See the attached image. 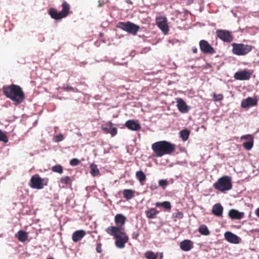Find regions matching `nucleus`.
Segmentation results:
<instances>
[{"instance_id":"9d476101","label":"nucleus","mask_w":259,"mask_h":259,"mask_svg":"<svg viewBox=\"0 0 259 259\" xmlns=\"http://www.w3.org/2000/svg\"><path fill=\"white\" fill-rule=\"evenodd\" d=\"M199 45L201 51L204 54L212 55L215 53L214 49L205 40H201Z\"/></svg>"},{"instance_id":"79ce46f5","label":"nucleus","mask_w":259,"mask_h":259,"mask_svg":"<svg viewBox=\"0 0 259 259\" xmlns=\"http://www.w3.org/2000/svg\"><path fill=\"white\" fill-rule=\"evenodd\" d=\"M63 140V136L61 134L56 136V141L60 142Z\"/></svg>"},{"instance_id":"f8f14e48","label":"nucleus","mask_w":259,"mask_h":259,"mask_svg":"<svg viewBox=\"0 0 259 259\" xmlns=\"http://www.w3.org/2000/svg\"><path fill=\"white\" fill-rule=\"evenodd\" d=\"M112 126L113 123L111 121H108L102 124L101 127L104 133L110 134L112 137H114L117 134V129Z\"/></svg>"},{"instance_id":"7ed1b4c3","label":"nucleus","mask_w":259,"mask_h":259,"mask_svg":"<svg viewBox=\"0 0 259 259\" xmlns=\"http://www.w3.org/2000/svg\"><path fill=\"white\" fill-rule=\"evenodd\" d=\"M106 233L115 239V245L119 248H124L125 244L128 241V237L124 230H120L118 227H108Z\"/></svg>"},{"instance_id":"72a5a7b5","label":"nucleus","mask_w":259,"mask_h":259,"mask_svg":"<svg viewBox=\"0 0 259 259\" xmlns=\"http://www.w3.org/2000/svg\"><path fill=\"white\" fill-rule=\"evenodd\" d=\"M158 255V253H155L151 251H147V259H156Z\"/></svg>"},{"instance_id":"423d86ee","label":"nucleus","mask_w":259,"mask_h":259,"mask_svg":"<svg viewBox=\"0 0 259 259\" xmlns=\"http://www.w3.org/2000/svg\"><path fill=\"white\" fill-rule=\"evenodd\" d=\"M232 52L237 56H244L251 52L253 46L244 44L233 43L232 44Z\"/></svg>"},{"instance_id":"dca6fc26","label":"nucleus","mask_w":259,"mask_h":259,"mask_svg":"<svg viewBox=\"0 0 259 259\" xmlns=\"http://www.w3.org/2000/svg\"><path fill=\"white\" fill-rule=\"evenodd\" d=\"M177 106L179 110L182 113H187L189 110V107L186 103L181 98L177 99Z\"/></svg>"},{"instance_id":"c9c22d12","label":"nucleus","mask_w":259,"mask_h":259,"mask_svg":"<svg viewBox=\"0 0 259 259\" xmlns=\"http://www.w3.org/2000/svg\"><path fill=\"white\" fill-rule=\"evenodd\" d=\"M1 141L7 143L8 142L9 139L6 135L0 130V142Z\"/></svg>"},{"instance_id":"c03bdc74","label":"nucleus","mask_w":259,"mask_h":259,"mask_svg":"<svg viewBox=\"0 0 259 259\" xmlns=\"http://www.w3.org/2000/svg\"><path fill=\"white\" fill-rule=\"evenodd\" d=\"M192 51L194 53L196 54L197 53V49L195 47L192 48Z\"/></svg>"},{"instance_id":"a18cd8bd","label":"nucleus","mask_w":259,"mask_h":259,"mask_svg":"<svg viewBox=\"0 0 259 259\" xmlns=\"http://www.w3.org/2000/svg\"><path fill=\"white\" fill-rule=\"evenodd\" d=\"M255 214L259 218V207L256 209Z\"/></svg>"},{"instance_id":"f3484780","label":"nucleus","mask_w":259,"mask_h":259,"mask_svg":"<svg viewBox=\"0 0 259 259\" xmlns=\"http://www.w3.org/2000/svg\"><path fill=\"white\" fill-rule=\"evenodd\" d=\"M224 236L226 240L230 243L237 244L239 242V238L232 232H227Z\"/></svg>"},{"instance_id":"f257e3e1","label":"nucleus","mask_w":259,"mask_h":259,"mask_svg":"<svg viewBox=\"0 0 259 259\" xmlns=\"http://www.w3.org/2000/svg\"><path fill=\"white\" fill-rule=\"evenodd\" d=\"M3 91L4 95L14 102L16 105L21 103L25 99L24 94L19 85L13 84L4 86Z\"/></svg>"},{"instance_id":"1a4fd4ad","label":"nucleus","mask_w":259,"mask_h":259,"mask_svg":"<svg viewBox=\"0 0 259 259\" xmlns=\"http://www.w3.org/2000/svg\"><path fill=\"white\" fill-rule=\"evenodd\" d=\"M156 23L158 27L164 34H167L169 31L167 20L165 17H158L156 18Z\"/></svg>"},{"instance_id":"09e8293b","label":"nucleus","mask_w":259,"mask_h":259,"mask_svg":"<svg viewBox=\"0 0 259 259\" xmlns=\"http://www.w3.org/2000/svg\"><path fill=\"white\" fill-rule=\"evenodd\" d=\"M159 255H160V258H161L163 257L162 253H160V254H159Z\"/></svg>"},{"instance_id":"a878e982","label":"nucleus","mask_w":259,"mask_h":259,"mask_svg":"<svg viewBox=\"0 0 259 259\" xmlns=\"http://www.w3.org/2000/svg\"><path fill=\"white\" fill-rule=\"evenodd\" d=\"M156 207L162 206L166 210H170L171 206L170 203L169 201H164L162 203L156 202L155 203Z\"/></svg>"},{"instance_id":"6e6552de","label":"nucleus","mask_w":259,"mask_h":259,"mask_svg":"<svg viewBox=\"0 0 259 259\" xmlns=\"http://www.w3.org/2000/svg\"><path fill=\"white\" fill-rule=\"evenodd\" d=\"M117 26L123 30L134 34H135L139 29L138 26L130 22H119Z\"/></svg>"},{"instance_id":"2eb2a0df","label":"nucleus","mask_w":259,"mask_h":259,"mask_svg":"<svg viewBox=\"0 0 259 259\" xmlns=\"http://www.w3.org/2000/svg\"><path fill=\"white\" fill-rule=\"evenodd\" d=\"M125 126L128 129L132 131H137L141 128L140 124L134 120H128L126 121L125 123Z\"/></svg>"},{"instance_id":"9b49d317","label":"nucleus","mask_w":259,"mask_h":259,"mask_svg":"<svg viewBox=\"0 0 259 259\" xmlns=\"http://www.w3.org/2000/svg\"><path fill=\"white\" fill-rule=\"evenodd\" d=\"M44 185H47V183L44 184L42 180L38 175L33 176L30 179L29 186L33 189H42Z\"/></svg>"},{"instance_id":"f704fd0d","label":"nucleus","mask_w":259,"mask_h":259,"mask_svg":"<svg viewBox=\"0 0 259 259\" xmlns=\"http://www.w3.org/2000/svg\"><path fill=\"white\" fill-rule=\"evenodd\" d=\"M60 181L63 184H69L71 182V180L70 177L69 176H65L61 178Z\"/></svg>"},{"instance_id":"e433bc0d","label":"nucleus","mask_w":259,"mask_h":259,"mask_svg":"<svg viewBox=\"0 0 259 259\" xmlns=\"http://www.w3.org/2000/svg\"><path fill=\"white\" fill-rule=\"evenodd\" d=\"M183 212L178 210L172 214L173 218L179 220L182 219L183 218Z\"/></svg>"},{"instance_id":"aec40b11","label":"nucleus","mask_w":259,"mask_h":259,"mask_svg":"<svg viewBox=\"0 0 259 259\" xmlns=\"http://www.w3.org/2000/svg\"><path fill=\"white\" fill-rule=\"evenodd\" d=\"M229 216L232 219L241 220L244 216V213L239 212L236 209H231L229 211Z\"/></svg>"},{"instance_id":"20e7f679","label":"nucleus","mask_w":259,"mask_h":259,"mask_svg":"<svg viewBox=\"0 0 259 259\" xmlns=\"http://www.w3.org/2000/svg\"><path fill=\"white\" fill-rule=\"evenodd\" d=\"M62 11L58 12L57 9L51 8L49 10V14L51 17L55 20H60L66 17L69 13L70 6L67 2L63 1L62 4Z\"/></svg>"},{"instance_id":"7c9ffc66","label":"nucleus","mask_w":259,"mask_h":259,"mask_svg":"<svg viewBox=\"0 0 259 259\" xmlns=\"http://www.w3.org/2000/svg\"><path fill=\"white\" fill-rule=\"evenodd\" d=\"M136 178L140 182H142L145 179L146 176L144 173L142 171H138L136 174Z\"/></svg>"},{"instance_id":"f03ea898","label":"nucleus","mask_w":259,"mask_h":259,"mask_svg":"<svg viewBox=\"0 0 259 259\" xmlns=\"http://www.w3.org/2000/svg\"><path fill=\"white\" fill-rule=\"evenodd\" d=\"M152 148L157 157H161L171 154L176 150V145L166 141H161L153 144Z\"/></svg>"},{"instance_id":"de8ad7c7","label":"nucleus","mask_w":259,"mask_h":259,"mask_svg":"<svg viewBox=\"0 0 259 259\" xmlns=\"http://www.w3.org/2000/svg\"><path fill=\"white\" fill-rule=\"evenodd\" d=\"M126 2L127 3H129V4H132V2L130 1V0H126Z\"/></svg>"},{"instance_id":"ddd939ff","label":"nucleus","mask_w":259,"mask_h":259,"mask_svg":"<svg viewBox=\"0 0 259 259\" xmlns=\"http://www.w3.org/2000/svg\"><path fill=\"white\" fill-rule=\"evenodd\" d=\"M126 218L121 214H117L114 218L115 226H109V227H118L120 230H124Z\"/></svg>"},{"instance_id":"bb28decb","label":"nucleus","mask_w":259,"mask_h":259,"mask_svg":"<svg viewBox=\"0 0 259 259\" xmlns=\"http://www.w3.org/2000/svg\"><path fill=\"white\" fill-rule=\"evenodd\" d=\"M158 213L159 211L155 208H151L148 211H147V217L149 218H155Z\"/></svg>"},{"instance_id":"49530a36","label":"nucleus","mask_w":259,"mask_h":259,"mask_svg":"<svg viewBox=\"0 0 259 259\" xmlns=\"http://www.w3.org/2000/svg\"><path fill=\"white\" fill-rule=\"evenodd\" d=\"M137 234L136 235V234H133V238H135V239H136V238H137Z\"/></svg>"},{"instance_id":"0eeeda50","label":"nucleus","mask_w":259,"mask_h":259,"mask_svg":"<svg viewBox=\"0 0 259 259\" xmlns=\"http://www.w3.org/2000/svg\"><path fill=\"white\" fill-rule=\"evenodd\" d=\"M216 34L218 38L225 42L230 43L234 39L232 33L227 30L218 29L216 31Z\"/></svg>"},{"instance_id":"37998d69","label":"nucleus","mask_w":259,"mask_h":259,"mask_svg":"<svg viewBox=\"0 0 259 259\" xmlns=\"http://www.w3.org/2000/svg\"><path fill=\"white\" fill-rule=\"evenodd\" d=\"M105 3L101 1V0H99V7H102L104 5Z\"/></svg>"},{"instance_id":"4c0bfd02","label":"nucleus","mask_w":259,"mask_h":259,"mask_svg":"<svg viewBox=\"0 0 259 259\" xmlns=\"http://www.w3.org/2000/svg\"><path fill=\"white\" fill-rule=\"evenodd\" d=\"M159 186L164 189L167 185L168 182L165 180H160L158 182Z\"/></svg>"},{"instance_id":"a19ab883","label":"nucleus","mask_w":259,"mask_h":259,"mask_svg":"<svg viewBox=\"0 0 259 259\" xmlns=\"http://www.w3.org/2000/svg\"><path fill=\"white\" fill-rule=\"evenodd\" d=\"M96 251L98 253H101L102 249V244L101 243H98L96 246Z\"/></svg>"},{"instance_id":"473e14b6","label":"nucleus","mask_w":259,"mask_h":259,"mask_svg":"<svg viewBox=\"0 0 259 259\" xmlns=\"http://www.w3.org/2000/svg\"><path fill=\"white\" fill-rule=\"evenodd\" d=\"M213 101L214 102L217 101H221L224 99V95L222 94H217L215 93H213Z\"/></svg>"},{"instance_id":"cd10ccee","label":"nucleus","mask_w":259,"mask_h":259,"mask_svg":"<svg viewBox=\"0 0 259 259\" xmlns=\"http://www.w3.org/2000/svg\"><path fill=\"white\" fill-rule=\"evenodd\" d=\"M198 231L201 234L203 235H208L210 234V232L207 226L204 225H200Z\"/></svg>"},{"instance_id":"a211bd4d","label":"nucleus","mask_w":259,"mask_h":259,"mask_svg":"<svg viewBox=\"0 0 259 259\" xmlns=\"http://www.w3.org/2000/svg\"><path fill=\"white\" fill-rule=\"evenodd\" d=\"M257 100L251 97H248L243 100L241 102V107L245 108L250 106H253L257 104Z\"/></svg>"},{"instance_id":"5701e85b","label":"nucleus","mask_w":259,"mask_h":259,"mask_svg":"<svg viewBox=\"0 0 259 259\" xmlns=\"http://www.w3.org/2000/svg\"><path fill=\"white\" fill-rule=\"evenodd\" d=\"M19 241L24 242L28 239L27 233L25 231L20 230L15 235Z\"/></svg>"},{"instance_id":"6ab92c4d","label":"nucleus","mask_w":259,"mask_h":259,"mask_svg":"<svg viewBox=\"0 0 259 259\" xmlns=\"http://www.w3.org/2000/svg\"><path fill=\"white\" fill-rule=\"evenodd\" d=\"M180 248L184 251H188L190 250L193 246V242L190 240H184L180 243Z\"/></svg>"},{"instance_id":"ea45409f","label":"nucleus","mask_w":259,"mask_h":259,"mask_svg":"<svg viewBox=\"0 0 259 259\" xmlns=\"http://www.w3.org/2000/svg\"><path fill=\"white\" fill-rule=\"evenodd\" d=\"M79 163V160L76 158H73L70 161V164L72 166H77Z\"/></svg>"},{"instance_id":"39448f33","label":"nucleus","mask_w":259,"mask_h":259,"mask_svg":"<svg viewBox=\"0 0 259 259\" xmlns=\"http://www.w3.org/2000/svg\"><path fill=\"white\" fill-rule=\"evenodd\" d=\"M213 187L222 192L231 190L232 188L231 178L228 176L221 177L213 184Z\"/></svg>"},{"instance_id":"b1692460","label":"nucleus","mask_w":259,"mask_h":259,"mask_svg":"<svg viewBox=\"0 0 259 259\" xmlns=\"http://www.w3.org/2000/svg\"><path fill=\"white\" fill-rule=\"evenodd\" d=\"M135 194V191L132 189H124L122 191V194L123 197L126 200H130L132 199Z\"/></svg>"},{"instance_id":"c85d7f7f","label":"nucleus","mask_w":259,"mask_h":259,"mask_svg":"<svg viewBox=\"0 0 259 259\" xmlns=\"http://www.w3.org/2000/svg\"><path fill=\"white\" fill-rule=\"evenodd\" d=\"M190 135L189 132L187 130H182L180 132V137L184 141L187 140Z\"/></svg>"},{"instance_id":"4468645a","label":"nucleus","mask_w":259,"mask_h":259,"mask_svg":"<svg viewBox=\"0 0 259 259\" xmlns=\"http://www.w3.org/2000/svg\"><path fill=\"white\" fill-rule=\"evenodd\" d=\"M251 72L245 70L236 72L234 74V78L237 80H248L251 76Z\"/></svg>"},{"instance_id":"393cba45","label":"nucleus","mask_w":259,"mask_h":259,"mask_svg":"<svg viewBox=\"0 0 259 259\" xmlns=\"http://www.w3.org/2000/svg\"><path fill=\"white\" fill-rule=\"evenodd\" d=\"M91 171L90 173L93 177H96L100 174V171L98 168L97 165L94 163L90 165Z\"/></svg>"},{"instance_id":"412c9836","label":"nucleus","mask_w":259,"mask_h":259,"mask_svg":"<svg viewBox=\"0 0 259 259\" xmlns=\"http://www.w3.org/2000/svg\"><path fill=\"white\" fill-rule=\"evenodd\" d=\"M85 232L84 230H80L74 232L72 236V240L74 242L80 241L85 235Z\"/></svg>"},{"instance_id":"4be33fe9","label":"nucleus","mask_w":259,"mask_h":259,"mask_svg":"<svg viewBox=\"0 0 259 259\" xmlns=\"http://www.w3.org/2000/svg\"><path fill=\"white\" fill-rule=\"evenodd\" d=\"M223 211V207L220 203H217L213 206L212 212L215 216L222 217Z\"/></svg>"},{"instance_id":"2f4dec72","label":"nucleus","mask_w":259,"mask_h":259,"mask_svg":"<svg viewBox=\"0 0 259 259\" xmlns=\"http://www.w3.org/2000/svg\"><path fill=\"white\" fill-rule=\"evenodd\" d=\"M52 170L54 172H57L59 174L63 173V167L61 165H56L52 167Z\"/></svg>"},{"instance_id":"58836bf2","label":"nucleus","mask_w":259,"mask_h":259,"mask_svg":"<svg viewBox=\"0 0 259 259\" xmlns=\"http://www.w3.org/2000/svg\"><path fill=\"white\" fill-rule=\"evenodd\" d=\"M241 140H246L247 141L253 140V137L251 135H243L241 137Z\"/></svg>"},{"instance_id":"c756f323","label":"nucleus","mask_w":259,"mask_h":259,"mask_svg":"<svg viewBox=\"0 0 259 259\" xmlns=\"http://www.w3.org/2000/svg\"><path fill=\"white\" fill-rule=\"evenodd\" d=\"M242 146L246 150H250L253 147V140L245 142L243 143Z\"/></svg>"}]
</instances>
